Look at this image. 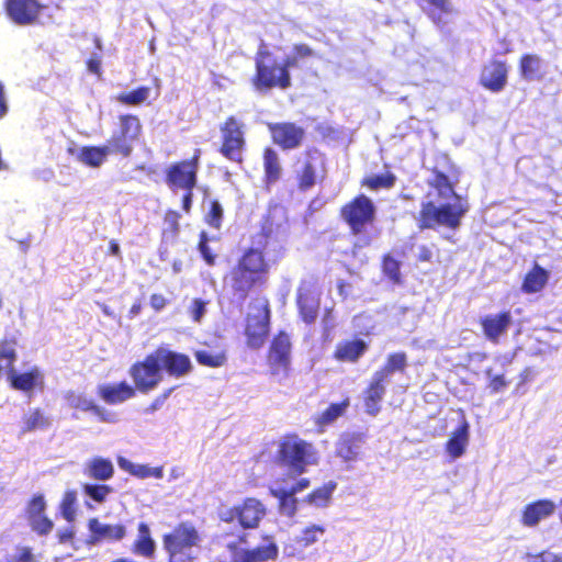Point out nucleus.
<instances>
[{
	"mask_svg": "<svg viewBox=\"0 0 562 562\" xmlns=\"http://www.w3.org/2000/svg\"><path fill=\"white\" fill-rule=\"evenodd\" d=\"M173 389H169L167 391H165L164 393H161L159 396H157L151 403L150 405L146 408L147 412L149 413H153L157 409H159L162 404L165 403V401L169 397V395L171 394Z\"/></svg>",
	"mask_w": 562,
	"mask_h": 562,
	"instance_id": "338daca9",
	"label": "nucleus"
},
{
	"mask_svg": "<svg viewBox=\"0 0 562 562\" xmlns=\"http://www.w3.org/2000/svg\"><path fill=\"white\" fill-rule=\"evenodd\" d=\"M335 488L336 483L329 482L321 487L313 490L310 494H307L305 501L315 506L324 507L329 503Z\"/></svg>",
	"mask_w": 562,
	"mask_h": 562,
	"instance_id": "09e8293b",
	"label": "nucleus"
},
{
	"mask_svg": "<svg viewBox=\"0 0 562 562\" xmlns=\"http://www.w3.org/2000/svg\"><path fill=\"white\" fill-rule=\"evenodd\" d=\"M149 303H150V306L156 312H159L167 306L168 300L162 294L154 293L150 295Z\"/></svg>",
	"mask_w": 562,
	"mask_h": 562,
	"instance_id": "69168bd1",
	"label": "nucleus"
},
{
	"mask_svg": "<svg viewBox=\"0 0 562 562\" xmlns=\"http://www.w3.org/2000/svg\"><path fill=\"white\" fill-rule=\"evenodd\" d=\"M221 538L227 540L226 549L232 554L231 562H273L280 554L277 539L271 533H261L260 542L252 548H241L248 543V533L223 531Z\"/></svg>",
	"mask_w": 562,
	"mask_h": 562,
	"instance_id": "7ed1b4c3",
	"label": "nucleus"
},
{
	"mask_svg": "<svg viewBox=\"0 0 562 562\" xmlns=\"http://www.w3.org/2000/svg\"><path fill=\"white\" fill-rule=\"evenodd\" d=\"M407 366V356L403 351L392 352L387 356L385 364L374 373L386 380L395 371L403 372Z\"/></svg>",
	"mask_w": 562,
	"mask_h": 562,
	"instance_id": "37998d69",
	"label": "nucleus"
},
{
	"mask_svg": "<svg viewBox=\"0 0 562 562\" xmlns=\"http://www.w3.org/2000/svg\"><path fill=\"white\" fill-rule=\"evenodd\" d=\"M221 142L217 151L227 160L236 164L244 161V153L246 150V125L234 116H227L220 124Z\"/></svg>",
	"mask_w": 562,
	"mask_h": 562,
	"instance_id": "0eeeda50",
	"label": "nucleus"
},
{
	"mask_svg": "<svg viewBox=\"0 0 562 562\" xmlns=\"http://www.w3.org/2000/svg\"><path fill=\"white\" fill-rule=\"evenodd\" d=\"M520 77L525 81H541L546 76V64L537 54H522L518 61Z\"/></svg>",
	"mask_w": 562,
	"mask_h": 562,
	"instance_id": "cd10ccee",
	"label": "nucleus"
},
{
	"mask_svg": "<svg viewBox=\"0 0 562 562\" xmlns=\"http://www.w3.org/2000/svg\"><path fill=\"white\" fill-rule=\"evenodd\" d=\"M160 369L176 378L183 376L192 370L190 358L184 353H179L164 347L154 350Z\"/></svg>",
	"mask_w": 562,
	"mask_h": 562,
	"instance_id": "aec40b11",
	"label": "nucleus"
},
{
	"mask_svg": "<svg viewBox=\"0 0 562 562\" xmlns=\"http://www.w3.org/2000/svg\"><path fill=\"white\" fill-rule=\"evenodd\" d=\"M143 135V124L135 114H122L119 116V128L108 139L112 155L127 158L133 154L134 145Z\"/></svg>",
	"mask_w": 562,
	"mask_h": 562,
	"instance_id": "1a4fd4ad",
	"label": "nucleus"
},
{
	"mask_svg": "<svg viewBox=\"0 0 562 562\" xmlns=\"http://www.w3.org/2000/svg\"><path fill=\"white\" fill-rule=\"evenodd\" d=\"M206 302L201 299H193L189 307V314L193 322L199 323L205 313Z\"/></svg>",
	"mask_w": 562,
	"mask_h": 562,
	"instance_id": "680f3d73",
	"label": "nucleus"
},
{
	"mask_svg": "<svg viewBox=\"0 0 562 562\" xmlns=\"http://www.w3.org/2000/svg\"><path fill=\"white\" fill-rule=\"evenodd\" d=\"M78 493L76 490H66L59 503V512L61 517L74 522L77 516Z\"/></svg>",
	"mask_w": 562,
	"mask_h": 562,
	"instance_id": "49530a36",
	"label": "nucleus"
},
{
	"mask_svg": "<svg viewBox=\"0 0 562 562\" xmlns=\"http://www.w3.org/2000/svg\"><path fill=\"white\" fill-rule=\"evenodd\" d=\"M18 345L19 341L14 335H4L0 339V375L8 374L14 369Z\"/></svg>",
	"mask_w": 562,
	"mask_h": 562,
	"instance_id": "7c9ffc66",
	"label": "nucleus"
},
{
	"mask_svg": "<svg viewBox=\"0 0 562 562\" xmlns=\"http://www.w3.org/2000/svg\"><path fill=\"white\" fill-rule=\"evenodd\" d=\"M509 385V381L506 380L504 374H497L491 376L488 380L487 387L490 389L491 393H498L503 390H505Z\"/></svg>",
	"mask_w": 562,
	"mask_h": 562,
	"instance_id": "e2e57ef3",
	"label": "nucleus"
},
{
	"mask_svg": "<svg viewBox=\"0 0 562 562\" xmlns=\"http://www.w3.org/2000/svg\"><path fill=\"white\" fill-rule=\"evenodd\" d=\"M27 519V522L36 535L38 536H47L52 532L54 528V522L50 518H48L45 513L44 514H37V515H30L25 516Z\"/></svg>",
	"mask_w": 562,
	"mask_h": 562,
	"instance_id": "8fccbe9b",
	"label": "nucleus"
},
{
	"mask_svg": "<svg viewBox=\"0 0 562 562\" xmlns=\"http://www.w3.org/2000/svg\"><path fill=\"white\" fill-rule=\"evenodd\" d=\"M112 155V150L109 145L100 146H82L78 153V160L87 167L99 168L108 159V156Z\"/></svg>",
	"mask_w": 562,
	"mask_h": 562,
	"instance_id": "473e14b6",
	"label": "nucleus"
},
{
	"mask_svg": "<svg viewBox=\"0 0 562 562\" xmlns=\"http://www.w3.org/2000/svg\"><path fill=\"white\" fill-rule=\"evenodd\" d=\"M292 56L286 57L285 59H293L294 66H296L297 60L305 59L315 56V52L304 43L294 44L292 48Z\"/></svg>",
	"mask_w": 562,
	"mask_h": 562,
	"instance_id": "bf43d9fd",
	"label": "nucleus"
},
{
	"mask_svg": "<svg viewBox=\"0 0 562 562\" xmlns=\"http://www.w3.org/2000/svg\"><path fill=\"white\" fill-rule=\"evenodd\" d=\"M181 215L176 210H167L164 215V223L167 225V229L170 234L176 235L179 232V221Z\"/></svg>",
	"mask_w": 562,
	"mask_h": 562,
	"instance_id": "052dcab7",
	"label": "nucleus"
},
{
	"mask_svg": "<svg viewBox=\"0 0 562 562\" xmlns=\"http://www.w3.org/2000/svg\"><path fill=\"white\" fill-rule=\"evenodd\" d=\"M201 149L196 148L189 159L172 162L165 173V180L172 190L194 189L198 184Z\"/></svg>",
	"mask_w": 562,
	"mask_h": 562,
	"instance_id": "ddd939ff",
	"label": "nucleus"
},
{
	"mask_svg": "<svg viewBox=\"0 0 562 562\" xmlns=\"http://www.w3.org/2000/svg\"><path fill=\"white\" fill-rule=\"evenodd\" d=\"M271 270L265 246H249L241 250L235 265L224 277V283L234 297L245 301L254 291L268 284Z\"/></svg>",
	"mask_w": 562,
	"mask_h": 562,
	"instance_id": "f257e3e1",
	"label": "nucleus"
},
{
	"mask_svg": "<svg viewBox=\"0 0 562 562\" xmlns=\"http://www.w3.org/2000/svg\"><path fill=\"white\" fill-rule=\"evenodd\" d=\"M317 461V451L313 443L300 438L297 434L289 432L280 439L276 452L278 465L301 475L306 471L307 465L316 464Z\"/></svg>",
	"mask_w": 562,
	"mask_h": 562,
	"instance_id": "20e7f679",
	"label": "nucleus"
},
{
	"mask_svg": "<svg viewBox=\"0 0 562 562\" xmlns=\"http://www.w3.org/2000/svg\"><path fill=\"white\" fill-rule=\"evenodd\" d=\"M86 65H87V69L91 74L95 75L98 78H101V76H102V63H101L100 56H98V55L91 56L86 61Z\"/></svg>",
	"mask_w": 562,
	"mask_h": 562,
	"instance_id": "0e129e2a",
	"label": "nucleus"
},
{
	"mask_svg": "<svg viewBox=\"0 0 562 562\" xmlns=\"http://www.w3.org/2000/svg\"><path fill=\"white\" fill-rule=\"evenodd\" d=\"M150 93V88L140 86L132 91L117 94L116 100L125 105L136 106L144 103Z\"/></svg>",
	"mask_w": 562,
	"mask_h": 562,
	"instance_id": "de8ad7c7",
	"label": "nucleus"
},
{
	"mask_svg": "<svg viewBox=\"0 0 562 562\" xmlns=\"http://www.w3.org/2000/svg\"><path fill=\"white\" fill-rule=\"evenodd\" d=\"M339 216L352 235H361L367 232L368 227L373 226L376 207L369 196L360 193L340 207Z\"/></svg>",
	"mask_w": 562,
	"mask_h": 562,
	"instance_id": "6e6552de",
	"label": "nucleus"
},
{
	"mask_svg": "<svg viewBox=\"0 0 562 562\" xmlns=\"http://www.w3.org/2000/svg\"><path fill=\"white\" fill-rule=\"evenodd\" d=\"M135 555L145 559H151L156 552V542L151 536L150 527L147 522L140 521L137 525V536L131 547Z\"/></svg>",
	"mask_w": 562,
	"mask_h": 562,
	"instance_id": "c756f323",
	"label": "nucleus"
},
{
	"mask_svg": "<svg viewBox=\"0 0 562 562\" xmlns=\"http://www.w3.org/2000/svg\"><path fill=\"white\" fill-rule=\"evenodd\" d=\"M46 506L47 505L44 495L40 493L34 494L26 504L25 516L44 514Z\"/></svg>",
	"mask_w": 562,
	"mask_h": 562,
	"instance_id": "4d7b16f0",
	"label": "nucleus"
},
{
	"mask_svg": "<svg viewBox=\"0 0 562 562\" xmlns=\"http://www.w3.org/2000/svg\"><path fill=\"white\" fill-rule=\"evenodd\" d=\"M262 158L265 181L267 184H273L281 178L282 172L278 153L271 147H266L263 149Z\"/></svg>",
	"mask_w": 562,
	"mask_h": 562,
	"instance_id": "e433bc0d",
	"label": "nucleus"
},
{
	"mask_svg": "<svg viewBox=\"0 0 562 562\" xmlns=\"http://www.w3.org/2000/svg\"><path fill=\"white\" fill-rule=\"evenodd\" d=\"M555 508V503L548 498L531 502L522 508L520 522L525 527H536L540 521L551 517Z\"/></svg>",
	"mask_w": 562,
	"mask_h": 562,
	"instance_id": "5701e85b",
	"label": "nucleus"
},
{
	"mask_svg": "<svg viewBox=\"0 0 562 562\" xmlns=\"http://www.w3.org/2000/svg\"><path fill=\"white\" fill-rule=\"evenodd\" d=\"M3 562H37L32 548L23 546L16 548L15 557H8Z\"/></svg>",
	"mask_w": 562,
	"mask_h": 562,
	"instance_id": "13d9d810",
	"label": "nucleus"
},
{
	"mask_svg": "<svg viewBox=\"0 0 562 562\" xmlns=\"http://www.w3.org/2000/svg\"><path fill=\"white\" fill-rule=\"evenodd\" d=\"M325 533V528L319 525H311L303 529L299 543L308 547L318 540V537Z\"/></svg>",
	"mask_w": 562,
	"mask_h": 562,
	"instance_id": "6e6d98bb",
	"label": "nucleus"
},
{
	"mask_svg": "<svg viewBox=\"0 0 562 562\" xmlns=\"http://www.w3.org/2000/svg\"><path fill=\"white\" fill-rule=\"evenodd\" d=\"M292 338L285 330H279L270 340L266 363L273 376L288 378L292 367Z\"/></svg>",
	"mask_w": 562,
	"mask_h": 562,
	"instance_id": "9d476101",
	"label": "nucleus"
},
{
	"mask_svg": "<svg viewBox=\"0 0 562 562\" xmlns=\"http://www.w3.org/2000/svg\"><path fill=\"white\" fill-rule=\"evenodd\" d=\"M469 425L463 423L450 436L446 442V451L452 459L461 457L468 445Z\"/></svg>",
	"mask_w": 562,
	"mask_h": 562,
	"instance_id": "c9c22d12",
	"label": "nucleus"
},
{
	"mask_svg": "<svg viewBox=\"0 0 562 562\" xmlns=\"http://www.w3.org/2000/svg\"><path fill=\"white\" fill-rule=\"evenodd\" d=\"M201 540V535L192 522L177 524L169 532L162 535V548L168 562H193L192 549L199 547Z\"/></svg>",
	"mask_w": 562,
	"mask_h": 562,
	"instance_id": "39448f33",
	"label": "nucleus"
},
{
	"mask_svg": "<svg viewBox=\"0 0 562 562\" xmlns=\"http://www.w3.org/2000/svg\"><path fill=\"white\" fill-rule=\"evenodd\" d=\"M7 375L10 386L22 392L32 391L37 384H42L43 380L42 373L36 367L23 373H18L13 369Z\"/></svg>",
	"mask_w": 562,
	"mask_h": 562,
	"instance_id": "2f4dec72",
	"label": "nucleus"
},
{
	"mask_svg": "<svg viewBox=\"0 0 562 562\" xmlns=\"http://www.w3.org/2000/svg\"><path fill=\"white\" fill-rule=\"evenodd\" d=\"M385 382L386 380L374 373L363 391V404L370 416L378 415L381 409L380 403L385 395Z\"/></svg>",
	"mask_w": 562,
	"mask_h": 562,
	"instance_id": "a878e982",
	"label": "nucleus"
},
{
	"mask_svg": "<svg viewBox=\"0 0 562 562\" xmlns=\"http://www.w3.org/2000/svg\"><path fill=\"white\" fill-rule=\"evenodd\" d=\"M272 143L283 150L299 148L305 138V130L293 122L268 123Z\"/></svg>",
	"mask_w": 562,
	"mask_h": 562,
	"instance_id": "f3484780",
	"label": "nucleus"
},
{
	"mask_svg": "<svg viewBox=\"0 0 562 562\" xmlns=\"http://www.w3.org/2000/svg\"><path fill=\"white\" fill-rule=\"evenodd\" d=\"M368 350V341L358 336H352L337 341L331 358L338 363L356 364L363 358Z\"/></svg>",
	"mask_w": 562,
	"mask_h": 562,
	"instance_id": "a211bd4d",
	"label": "nucleus"
},
{
	"mask_svg": "<svg viewBox=\"0 0 562 562\" xmlns=\"http://www.w3.org/2000/svg\"><path fill=\"white\" fill-rule=\"evenodd\" d=\"M435 254L432 249L426 245L418 248L417 261L418 262H432Z\"/></svg>",
	"mask_w": 562,
	"mask_h": 562,
	"instance_id": "774afa93",
	"label": "nucleus"
},
{
	"mask_svg": "<svg viewBox=\"0 0 562 562\" xmlns=\"http://www.w3.org/2000/svg\"><path fill=\"white\" fill-rule=\"evenodd\" d=\"M224 217V211L221 203L217 200L210 202V209L204 216V222L215 229H220Z\"/></svg>",
	"mask_w": 562,
	"mask_h": 562,
	"instance_id": "603ef678",
	"label": "nucleus"
},
{
	"mask_svg": "<svg viewBox=\"0 0 562 562\" xmlns=\"http://www.w3.org/2000/svg\"><path fill=\"white\" fill-rule=\"evenodd\" d=\"M128 373L134 382V389L140 393H148L161 381V369L155 352L147 355L142 361L133 363Z\"/></svg>",
	"mask_w": 562,
	"mask_h": 562,
	"instance_id": "2eb2a0df",
	"label": "nucleus"
},
{
	"mask_svg": "<svg viewBox=\"0 0 562 562\" xmlns=\"http://www.w3.org/2000/svg\"><path fill=\"white\" fill-rule=\"evenodd\" d=\"M426 15L436 24L442 22V15L452 12V5L449 0H423L420 4Z\"/></svg>",
	"mask_w": 562,
	"mask_h": 562,
	"instance_id": "a19ab883",
	"label": "nucleus"
},
{
	"mask_svg": "<svg viewBox=\"0 0 562 562\" xmlns=\"http://www.w3.org/2000/svg\"><path fill=\"white\" fill-rule=\"evenodd\" d=\"M198 250L207 266H215L217 255L210 248L209 236L204 231L199 234Z\"/></svg>",
	"mask_w": 562,
	"mask_h": 562,
	"instance_id": "5fc2aeb1",
	"label": "nucleus"
},
{
	"mask_svg": "<svg viewBox=\"0 0 562 562\" xmlns=\"http://www.w3.org/2000/svg\"><path fill=\"white\" fill-rule=\"evenodd\" d=\"M432 178L428 181L430 188L435 189L440 198H449L451 195L460 199L454 192V181L448 175L438 168L431 169Z\"/></svg>",
	"mask_w": 562,
	"mask_h": 562,
	"instance_id": "4c0bfd02",
	"label": "nucleus"
},
{
	"mask_svg": "<svg viewBox=\"0 0 562 562\" xmlns=\"http://www.w3.org/2000/svg\"><path fill=\"white\" fill-rule=\"evenodd\" d=\"M325 173L324 155L316 148H307L303 156L296 159L294 178L297 190L306 192L323 178Z\"/></svg>",
	"mask_w": 562,
	"mask_h": 562,
	"instance_id": "f8f14e48",
	"label": "nucleus"
},
{
	"mask_svg": "<svg viewBox=\"0 0 562 562\" xmlns=\"http://www.w3.org/2000/svg\"><path fill=\"white\" fill-rule=\"evenodd\" d=\"M46 8L42 0H3L2 2L7 19L18 26L41 24V16Z\"/></svg>",
	"mask_w": 562,
	"mask_h": 562,
	"instance_id": "4468645a",
	"label": "nucleus"
},
{
	"mask_svg": "<svg viewBox=\"0 0 562 562\" xmlns=\"http://www.w3.org/2000/svg\"><path fill=\"white\" fill-rule=\"evenodd\" d=\"M270 306L269 302L266 301L258 308L256 314H249L246 317L245 336L246 344L250 349H260L269 335L270 331Z\"/></svg>",
	"mask_w": 562,
	"mask_h": 562,
	"instance_id": "dca6fc26",
	"label": "nucleus"
},
{
	"mask_svg": "<svg viewBox=\"0 0 562 562\" xmlns=\"http://www.w3.org/2000/svg\"><path fill=\"white\" fill-rule=\"evenodd\" d=\"M508 70L506 60L492 59L482 67L479 82L491 92H501L507 83Z\"/></svg>",
	"mask_w": 562,
	"mask_h": 562,
	"instance_id": "6ab92c4d",
	"label": "nucleus"
},
{
	"mask_svg": "<svg viewBox=\"0 0 562 562\" xmlns=\"http://www.w3.org/2000/svg\"><path fill=\"white\" fill-rule=\"evenodd\" d=\"M395 182L396 176L391 171H386L382 175H371L362 178L360 186L371 191H378L381 189H392L395 186Z\"/></svg>",
	"mask_w": 562,
	"mask_h": 562,
	"instance_id": "c03bdc74",
	"label": "nucleus"
},
{
	"mask_svg": "<svg viewBox=\"0 0 562 562\" xmlns=\"http://www.w3.org/2000/svg\"><path fill=\"white\" fill-rule=\"evenodd\" d=\"M88 544H97L104 540L121 541L126 537V527L123 524H101L98 518L88 520Z\"/></svg>",
	"mask_w": 562,
	"mask_h": 562,
	"instance_id": "412c9836",
	"label": "nucleus"
},
{
	"mask_svg": "<svg viewBox=\"0 0 562 562\" xmlns=\"http://www.w3.org/2000/svg\"><path fill=\"white\" fill-rule=\"evenodd\" d=\"M83 493L95 503L102 504L113 493V488L106 484H83Z\"/></svg>",
	"mask_w": 562,
	"mask_h": 562,
	"instance_id": "3c124183",
	"label": "nucleus"
},
{
	"mask_svg": "<svg viewBox=\"0 0 562 562\" xmlns=\"http://www.w3.org/2000/svg\"><path fill=\"white\" fill-rule=\"evenodd\" d=\"M255 74L251 77L254 89L267 93L272 89L286 90L292 86L290 68L294 67L293 59H280L261 41L254 57Z\"/></svg>",
	"mask_w": 562,
	"mask_h": 562,
	"instance_id": "f03ea898",
	"label": "nucleus"
},
{
	"mask_svg": "<svg viewBox=\"0 0 562 562\" xmlns=\"http://www.w3.org/2000/svg\"><path fill=\"white\" fill-rule=\"evenodd\" d=\"M117 464L122 470L126 471L131 475L138 477V479H147V477L162 479V476H164V467L162 465L150 468L146 464L133 463L123 457L117 458Z\"/></svg>",
	"mask_w": 562,
	"mask_h": 562,
	"instance_id": "f704fd0d",
	"label": "nucleus"
},
{
	"mask_svg": "<svg viewBox=\"0 0 562 562\" xmlns=\"http://www.w3.org/2000/svg\"><path fill=\"white\" fill-rule=\"evenodd\" d=\"M512 323L513 316L510 311L490 314L480 319L485 338L493 344H498L501 336L507 333Z\"/></svg>",
	"mask_w": 562,
	"mask_h": 562,
	"instance_id": "4be33fe9",
	"label": "nucleus"
},
{
	"mask_svg": "<svg viewBox=\"0 0 562 562\" xmlns=\"http://www.w3.org/2000/svg\"><path fill=\"white\" fill-rule=\"evenodd\" d=\"M267 515L265 504L256 497H246L221 514V520L227 524L237 521L244 529H257Z\"/></svg>",
	"mask_w": 562,
	"mask_h": 562,
	"instance_id": "9b49d317",
	"label": "nucleus"
},
{
	"mask_svg": "<svg viewBox=\"0 0 562 562\" xmlns=\"http://www.w3.org/2000/svg\"><path fill=\"white\" fill-rule=\"evenodd\" d=\"M296 305L302 321L311 325L318 316L319 295L310 288L300 286L296 294Z\"/></svg>",
	"mask_w": 562,
	"mask_h": 562,
	"instance_id": "393cba45",
	"label": "nucleus"
},
{
	"mask_svg": "<svg viewBox=\"0 0 562 562\" xmlns=\"http://www.w3.org/2000/svg\"><path fill=\"white\" fill-rule=\"evenodd\" d=\"M85 474L94 481H108L114 475V467L110 459L94 457L86 463Z\"/></svg>",
	"mask_w": 562,
	"mask_h": 562,
	"instance_id": "72a5a7b5",
	"label": "nucleus"
},
{
	"mask_svg": "<svg viewBox=\"0 0 562 562\" xmlns=\"http://www.w3.org/2000/svg\"><path fill=\"white\" fill-rule=\"evenodd\" d=\"M49 426L48 418L41 408H34L22 417V434L45 429Z\"/></svg>",
	"mask_w": 562,
	"mask_h": 562,
	"instance_id": "a18cd8bd",
	"label": "nucleus"
},
{
	"mask_svg": "<svg viewBox=\"0 0 562 562\" xmlns=\"http://www.w3.org/2000/svg\"><path fill=\"white\" fill-rule=\"evenodd\" d=\"M196 362L207 368H221L227 362V353L225 349L215 350H196L194 352Z\"/></svg>",
	"mask_w": 562,
	"mask_h": 562,
	"instance_id": "79ce46f5",
	"label": "nucleus"
},
{
	"mask_svg": "<svg viewBox=\"0 0 562 562\" xmlns=\"http://www.w3.org/2000/svg\"><path fill=\"white\" fill-rule=\"evenodd\" d=\"M310 486V480L306 477L300 479L296 481L289 490H274L271 494L279 498L282 503L288 498H292L296 493L306 490Z\"/></svg>",
	"mask_w": 562,
	"mask_h": 562,
	"instance_id": "864d4df0",
	"label": "nucleus"
},
{
	"mask_svg": "<svg viewBox=\"0 0 562 562\" xmlns=\"http://www.w3.org/2000/svg\"><path fill=\"white\" fill-rule=\"evenodd\" d=\"M550 272L535 262L522 278L520 291L525 294H536L542 292L548 285Z\"/></svg>",
	"mask_w": 562,
	"mask_h": 562,
	"instance_id": "bb28decb",
	"label": "nucleus"
},
{
	"mask_svg": "<svg viewBox=\"0 0 562 562\" xmlns=\"http://www.w3.org/2000/svg\"><path fill=\"white\" fill-rule=\"evenodd\" d=\"M402 262L392 252H386L381 258L382 274L393 284H403L401 272Z\"/></svg>",
	"mask_w": 562,
	"mask_h": 562,
	"instance_id": "ea45409f",
	"label": "nucleus"
},
{
	"mask_svg": "<svg viewBox=\"0 0 562 562\" xmlns=\"http://www.w3.org/2000/svg\"><path fill=\"white\" fill-rule=\"evenodd\" d=\"M467 211L468 207L462 204L436 205L432 201L423 202L417 216V226L420 231L435 229L439 226L456 229L460 226Z\"/></svg>",
	"mask_w": 562,
	"mask_h": 562,
	"instance_id": "423d86ee",
	"label": "nucleus"
},
{
	"mask_svg": "<svg viewBox=\"0 0 562 562\" xmlns=\"http://www.w3.org/2000/svg\"><path fill=\"white\" fill-rule=\"evenodd\" d=\"M98 395L110 405L123 403L136 395L134 386L122 381L117 384H103L98 387Z\"/></svg>",
	"mask_w": 562,
	"mask_h": 562,
	"instance_id": "c85d7f7f",
	"label": "nucleus"
},
{
	"mask_svg": "<svg viewBox=\"0 0 562 562\" xmlns=\"http://www.w3.org/2000/svg\"><path fill=\"white\" fill-rule=\"evenodd\" d=\"M366 437L364 432H344L336 442V456L345 462L357 461Z\"/></svg>",
	"mask_w": 562,
	"mask_h": 562,
	"instance_id": "b1692460",
	"label": "nucleus"
},
{
	"mask_svg": "<svg viewBox=\"0 0 562 562\" xmlns=\"http://www.w3.org/2000/svg\"><path fill=\"white\" fill-rule=\"evenodd\" d=\"M349 405V397L344 398L339 403H331L325 411H323L314 418L315 425L319 429H323L324 427L333 424L338 417L345 414Z\"/></svg>",
	"mask_w": 562,
	"mask_h": 562,
	"instance_id": "58836bf2",
	"label": "nucleus"
}]
</instances>
